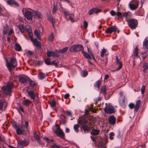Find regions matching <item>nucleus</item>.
<instances>
[{
	"label": "nucleus",
	"instance_id": "4be33fe9",
	"mask_svg": "<svg viewBox=\"0 0 148 148\" xmlns=\"http://www.w3.org/2000/svg\"><path fill=\"white\" fill-rule=\"evenodd\" d=\"M129 6L131 10H135L138 7V4H132L130 3L129 4Z\"/></svg>",
	"mask_w": 148,
	"mask_h": 148
},
{
	"label": "nucleus",
	"instance_id": "f3484780",
	"mask_svg": "<svg viewBox=\"0 0 148 148\" xmlns=\"http://www.w3.org/2000/svg\"><path fill=\"white\" fill-rule=\"evenodd\" d=\"M37 76L39 79L40 80L44 79L46 77L45 74L42 72H39Z\"/></svg>",
	"mask_w": 148,
	"mask_h": 148
},
{
	"label": "nucleus",
	"instance_id": "052dcab7",
	"mask_svg": "<svg viewBox=\"0 0 148 148\" xmlns=\"http://www.w3.org/2000/svg\"><path fill=\"white\" fill-rule=\"evenodd\" d=\"M29 37L31 41H32L34 40V39L33 38V34L32 32H30L29 33Z\"/></svg>",
	"mask_w": 148,
	"mask_h": 148
},
{
	"label": "nucleus",
	"instance_id": "72a5a7b5",
	"mask_svg": "<svg viewBox=\"0 0 148 148\" xmlns=\"http://www.w3.org/2000/svg\"><path fill=\"white\" fill-rule=\"evenodd\" d=\"M143 67L144 68V71L145 72H146V71L148 69V63L147 62H145L143 66Z\"/></svg>",
	"mask_w": 148,
	"mask_h": 148
},
{
	"label": "nucleus",
	"instance_id": "37998d69",
	"mask_svg": "<svg viewBox=\"0 0 148 148\" xmlns=\"http://www.w3.org/2000/svg\"><path fill=\"white\" fill-rule=\"evenodd\" d=\"M54 39L53 34V33H51L48 37V40L49 41L52 42L53 41Z\"/></svg>",
	"mask_w": 148,
	"mask_h": 148
},
{
	"label": "nucleus",
	"instance_id": "7ed1b4c3",
	"mask_svg": "<svg viewBox=\"0 0 148 148\" xmlns=\"http://www.w3.org/2000/svg\"><path fill=\"white\" fill-rule=\"evenodd\" d=\"M13 86L12 83H8L6 86L2 87L1 90L5 94L8 95L10 93Z\"/></svg>",
	"mask_w": 148,
	"mask_h": 148
},
{
	"label": "nucleus",
	"instance_id": "a19ab883",
	"mask_svg": "<svg viewBox=\"0 0 148 148\" xmlns=\"http://www.w3.org/2000/svg\"><path fill=\"white\" fill-rule=\"evenodd\" d=\"M138 48L137 46L135 48V49L133 53L134 56L136 57L137 56L138 53Z\"/></svg>",
	"mask_w": 148,
	"mask_h": 148
},
{
	"label": "nucleus",
	"instance_id": "680f3d73",
	"mask_svg": "<svg viewBox=\"0 0 148 148\" xmlns=\"http://www.w3.org/2000/svg\"><path fill=\"white\" fill-rule=\"evenodd\" d=\"M51 148H60V147L54 144L51 146Z\"/></svg>",
	"mask_w": 148,
	"mask_h": 148
},
{
	"label": "nucleus",
	"instance_id": "4d7b16f0",
	"mask_svg": "<svg viewBox=\"0 0 148 148\" xmlns=\"http://www.w3.org/2000/svg\"><path fill=\"white\" fill-rule=\"evenodd\" d=\"M145 86H143L141 89V92L142 94H144V92L145 91Z\"/></svg>",
	"mask_w": 148,
	"mask_h": 148
},
{
	"label": "nucleus",
	"instance_id": "393cba45",
	"mask_svg": "<svg viewBox=\"0 0 148 148\" xmlns=\"http://www.w3.org/2000/svg\"><path fill=\"white\" fill-rule=\"evenodd\" d=\"M82 52L84 56L86 58L90 60L91 59V57L90 55V54L83 51H82Z\"/></svg>",
	"mask_w": 148,
	"mask_h": 148
},
{
	"label": "nucleus",
	"instance_id": "bb28decb",
	"mask_svg": "<svg viewBox=\"0 0 148 148\" xmlns=\"http://www.w3.org/2000/svg\"><path fill=\"white\" fill-rule=\"evenodd\" d=\"M68 48L67 47H66L65 48H63L62 49L58 50L57 51V53H58L62 54L68 50Z\"/></svg>",
	"mask_w": 148,
	"mask_h": 148
},
{
	"label": "nucleus",
	"instance_id": "f03ea898",
	"mask_svg": "<svg viewBox=\"0 0 148 148\" xmlns=\"http://www.w3.org/2000/svg\"><path fill=\"white\" fill-rule=\"evenodd\" d=\"M6 62L7 64L6 66L10 72H11L12 68H15L17 65L16 59L14 58H11L10 63L9 62L7 59L6 58Z\"/></svg>",
	"mask_w": 148,
	"mask_h": 148
},
{
	"label": "nucleus",
	"instance_id": "473e14b6",
	"mask_svg": "<svg viewBox=\"0 0 148 148\" xmlns=\"http://www.w3.org/2000/svg\"><path fill=\"white\" fill-rule=\"evenodd\" d=\"M51 59L49 58H48L45 59L44 60L45 64L48 65H51Z\"/></svg>",
	"mask_w": 148,
	"mask_h": 148
},
{
	"label": "nucleus",
	"instance_id": "8fccbe9b",
	"mask_svg": "<svg viewBox=\"0 0 148 148\" xmlns=\"http://www.w3.org/2000/svg\"><path fill=\"white\" fill-rule=\"evenodd\" d=\"M117 138H120L122 137V135L121 134V132L119 130H117Z\"/></svg>",
	"mask_w": 148,
	"mask_h": 148
},
{
	"label": "nucleus",
	"instance_id": "338daca9",
	"mask_svg": "<svg viewBox=\"0 0 148 148\" xmlns=\"http://www.w3.org/2000/svg\"><path fill=\"white\" fill-rule=\"evenodd\" d=\"M43 138L46 141L47 143H49V138L45 136H44L43 137Z\"/></svg>",
	"mask_w": 148,
	"mask_h": 148
},
{
	"label": "nucleus",
	"instance_id": "9d476101",
	"mask_svg": "<svg viewBox=\"0 0 148 148\" xmlns=\"http://www.w3.org/2000/svg\"><path fill=\"white\" fill-rule=\"evenodd\" d=\"M54 133L59 138L62 139L65 138V134L62 129L58 130H55Z\"/></svg>",
	"mask_w": 148,
	"mask_h": 148
},
{
	"label": "nucleus",
	"instance_id": "e2e57ef3",
	"mask_svg": "<svg viewBox=\"0 0 148 148\" xmlns=\"http://www.w3.org/2000/svg\"><path fill=\"white\" fill-rule=\"evenodd\" d=\"M88 23L86 21H85L84 23V28H86L88 27Z\"/></svg>",
	"mask_w": 148,
	"mask_h": 148
},
{
	"label": "nucleus",
	"instance_id": "9b49d317",
	"mask_svg": "<svg viewBox=\"0 0 148 148\" xmlns=\"http://www.w3.org/2000/svg\"><path fill=\"white\" fill-rule=\"evenodd\" d=\"M117 29L116 26H114V27H109L105 31V33L106 34H111L112 33L116 32Z\"/></svg>",
	"mask_w": 148,
	"mask_h": 148
},
{
	"label": "nucleus",
	"instance_id": "603ef678",
	"mask_svg": "<svg viewBox=\"0 0 148 148\" xmlns=\"http://www.w3.org/2000/svg\"><path fill=\"white\" fill-rule=\"evenodd\" d=\"M116 15L118 16L119 18L122 19L123 18V14H122V13L119 12H118L116 13Z\"/></svg>",
	"mask_w": 148,
	"mask_h": 148
},
{
	"label": "nucleus",
	"instance_id": "f704fd0d",
	"mask_svg": "<svg viewBox=\"0 0 148 148\" xmlns=\"http://www.w3.org/2000/svg\"><path fill=\"white\" fill-rule=\"evenodd\" d=\"M122 99H120L119 101V103L122 106H124L125 105V97H123V98H122Z\"/></svg>",
	"mask_w": 148,
	"mask_h": 148
},
{
	"label": "nucleus",
	"instance_id": "c03bdc74",
	"mask_svg": "<svg viewBox=\"0 0 148 148\" xmlns=\"http://www.w3.org/2000/svg\"><path fill=\"white\" fill-rule=\"evenodd\" d=\"M18 27L21 32L22 33H23L25 31L24 27L22 25H20Z\"/></svg>",
	"mask_w": 148,
	"mask_h": 148
},
{
	"label": "nucleus",
	"instance_id": "412c9836",
	"mask_svg": "<svg viewBox=\"0 0 148 148\" xmlns=\"http://www.w3.org/2000/svg\"><path fill=\"white\" fill-rule=\"evenodd\" d=\"M32 103L31 101L27 99L23 100V105L26 106H29Z\"/></svg>",
	"mask_w": 148,
	"mask_h": 148
},
{
	"label": "nucleus",
	"instance_id": "0eeeda50",
	"mask_svg": "<svg viewBox=\"0 0 148 148\" xmlns=\"http://www.w3.org/2000/svg\"><path fill=\"white\" fill-rule=\"evenodd\" d=\"M128 25L131 29H135L137 26L138 22V21L136 19L130 18L127 21Z\"/></svg>",
	"mask_w": 148,
	"mask_h": 148
},
{
	"label": "nucleus",
	"instance_id": "f8f14e48",
	"mask_svg": "<svg viewBox=\"0 0 148 148\" xmlns=\"http://www.w3.org/2000/svg\"><path fill=\"white\" fill-rule=\"evenodd\" d=\"M28 144V142L26 140H20L18 141V146H19L20 147H26Z\"/></svg>",
	"mask_w": 148,
	"mask_h": 148
},
{
	"label": "nucleus",
	"instance_id": "5fc2aeb1",
	"mask_svg": "<svg viewBox=\"0 0 148 148\" xmlns=\"http://www.w3.org/2000/svg\"><path fill=\"white\" fill-rule=\"evenodd\" d=\"M64 14L65 16H67L69 14V11L64 10L63 11Z\"/></svg>",
	"mask_w": 148,
	"mask_h": 148
},
{
	"label": "nucleus",
	"instance_id": "6ab92c4d",
	"mask_svg": "<svg viewBox=\"0 0 148 148\" xmlns=\"http://www.w3.org/2000/svg\"><path fill=\"white\" fill-rule=\"evenodd\" d=\"M141 101L140 100H138L136 102V104L134 108V111L137 112L138 111L140 107Z\"/></svg>",
	"mask_w": 148,
	"mask_h": 148
},
{
	"label": "nucleus",
	"instance_id": "1a4fd4ad",
	"mask_svg": "<svg viewBox=\"0 0 148 148\" xmlns=\"http://www.w3.org/2000/svg\"><path fill=\"white\" fill-rule=\"evenodd\" d=\"M57 50H55L54 51H48L47 53V56L48 57H58L60 55L57 53Z\"/></svg>",
	"mask_w": 148,
	"mask_h": 148
},
{
	"label": "nucleus",
	"instance_id": "ea45409f",
	"mask_svg": "<svg viewBox=\"0 0 148 148\" xmlns=\"http://www.w3.org/2000/svg\"><path fill=\"white\" fill-rule=\"evenodd\" d=\"M131 15V13L130 12H125L123 14V17H125L126 18H128L130 17Z\"/></svg>",
	"mask_w": 148,
	"mask_h": 148
},
{
	"label": "nucleus",
	"instance_id": "6e6552de",
	"mask_svg": "<svg viewBox=\"0 0 148 148\" xmlns=\"http://www.w3.org/2000/svg\"><path fill=\"white\" fill-rule=\"evenodd\" d=\"M83 47L80 45H73L70 48L71 51L77 52L83 50Z\"/></svg>",
	"mask_w": 148,
	"mask_h": 148
},
{
	"label": "nucleus",
	"instance_id": "20e7f679",
	"mask_svg": "<svg viewBox=\"0 0 148 148\" xmlns=\"http://www.w3.org/2000/svg\"><path fill=\"white\" fill-rule=\"evenodd\" d=\"M14 127L16 129V132L18 135L23 134L27 135L26 132L25 130V125H17L16 124L14 126Z\"/></svg>",
	"mask_w": 148,
	"mask_h": 148
},
{
	"label": "nucleus",
	"instance_id": "39448f33",
	"mask_svg": "<svg viewBox=\"0 0 148 148\" xmlns=\"http://www.w3.org/2000/svg\"><path fill=\"white\" fill-rule=\"evenodd\" d=\"M106 107L104 109L105 113L107 114H111L114 113L116 111V109L113 106L110 104L106 103Z\"/></svg>",
	"mask_w": 148,
	"mask_h": 148
},
{
	"label": "nucleus",
	"instance_id": "09e8293b",
	"mask_svg": "<svg viewBox=\"0 0 148 148\" xmlns=\"http://www.w3.org/2000/svg\"><path fill=\"white\" fill-rule=\"evenodd\" d=\"M8 28L6 27H4L3 29V34H6L8 32Z\"/></svg>",
	"mask_w": 148,
	"mask_h": 148
},
{
	"label": "nucleus",
	"instance_id": "4468645a",
	"mask_svg": "<svg viewBox=\"0 0 148 148\" xmlns=\"http://www.w3.org/2000/svg\"><path fill=\"white\" fill-rule=\"evenodd\" d=\"M19 80L20 83L22 84H24L26 83L27 81L30 80V78L27 76H22L19 77Z\"/></svg>",
	"mask_w": 148,
	"mask_h": 148
},
{
	"label": "nucleus",
	"instance_id": "c756f323",
	"mask_svg": "<svg viewBox=\"0 0 148 148\" xmlns=\"http://www.w3.org/2000/svg\"><path fill=\"white\" fill-rule=\"evenodd\" d=\"M143 46L145 48L148 49V39H145L143 42Z\"/></svg>",
	"mask_w": 148,
	"mask_h": 148
},
{
	"label": "nucleus",
	"instance_id": "6e6d98bb",
	"mask_svg": "<svg viewBox=\"0 0 148 148\" xmlns=\"http://www.w3.org/2000/svg\"><path fill=\"white\" fill-rule=\"evenodd\" d=\"M82 73L83 74V76L84 77H86L88 75V72L86 71H82Z\"/></svg>",
	"mask_w": 148,
	"mask_h": 148
},
{
	"label": "nucleus",
	"instance_id": "e433bc0d",
	"mask_svg": "<svg viewBox=\"0 0 148 148\" xmlns=\"http://www.w3.org/2000/svg\"><path fill=\"white\" fill-rule=\"evenodd\" d=\"M34 35L38 39H40V35L39 33L36 30L35 31L34 33Z\"/></svg>",
	"mask_w": 148,
	"mask_h": 148
},
{
	"label": "nucleus",
	"instance_id": "79ce46f5",
	"mask_svg": "<svg viewBox=\"0 0 148 148\" xmlns=\"http://www.w3.org/2000/svg\"><path fill=\"white\" fill-rule=\"evenodd\" d=\"M79 127V125L78 124H75L74 126V129L75 131L77 133H78L79 131L78 129Z\"/></svg>",
	"mask_w": 148,
	"mask_h": 148
},
{
	"label": "nucleus",
	"instance_id": "13d9d810",
	"mask_svg": "<svg viewBox=\"0 0 148 148\" xmlns=\"http://www.w3.org/2000/svg\"><path fill=\"white\" fill-rule=\"evenodd\" d=\"M0 141L2 142L3 143H5V139L4 136H2L0 138Z\"/></svg>",
	"mask_w": 148,
	"mask_h": 148
},
{
	"label": "nucleus",
	"instance_id": "aec40b11",
	"mask_svg": "<svg viewBox=\"0 0 148 148\" xmlns=\"http://www.w3.org/2000/svg\"><path fill=\"white\" fill-rule=\"evenodd\" d=\"M100 131L98 129H93L91 132V134L94 136L98 135L99 134Z\"/></svg>",
	"mask_w": 148,
	"mask_h": 148
},
{
	"label": "nucleus",
	"instance_id": "c9c22d12",
	"mask_svg": "<svg viewBox=\"0 0 148 148\" xmlns=\"http://www.w3.org/2000/svg\"><path fill=\"white\" fill-rule=\"evenodd\" d=\"M117 65L118 66V67L115 69L114 70V71H118L121 69L122 67V62L117 64Z\"/></svg>",
	"mask_w": 148,
	"mask_h": 148
},
{
	"label": "nucleus",
	"instance_id": "58836bf2",
	"mask_svg": "<svg viewBox=\"0 0 148 148\" xmlns=\"http://www.w3.org/2000/svg\"><path fill=\"white\" fill-rule=\"evenodd\" d=\"M50 106L52 108H54L56 106V102L54 99H52L51 102L49 103Z\"/></svg>",
	"mask_w": 148,
	"mask_h": 148
},
{
	"label": "nucleus",
	"instance_id": "5701e85b",
	"mask_svg": "<svg viewBox=\"0 0 148 148\" xmlns=\"http://www.w3.org/2000/svg\"><path fill=\"white\" fill-rule=\"evenodd\" d=\"M57 3L56 1H54L53 3V7L52 10V13L53 14H54L56 12L57 8Z\"/></svg>",
	"mask_w": 148,
	"mask_h": 148
},
{
	"label": "nucleus",
	"instance_id": "3c124183",
	"mask_svg": "<svg viewBox=\"0 0 148 148\" xmlns=\"http://www.w3.org/2000/svg\"><path fill=\"white\" fill-rule=\"evenodd\" d=\"M14 0H8L7 1V4L10 6L13 5Z\"/></svg>",
	"mask_w": 148,
	"mask_h": 148
},
{
	"label": "nucleus",
	"instance_id": "bf43d9fd",
	"mask_svg": "<svg viewBox=\"0 0 148 148\" xmlns=\"http://www.w3.org/2000/svg\"><path fill=\"white\" fill-rule=\"evenodd\" d=\"M129 108L131 109H132L134 108H135V105L134 104H133L132 103H130L129 104Z\"/></svg>",
	"mask_w": 148,
	"mask_h": 148
},
{
	"label": "nucleus",
	"instance_id": "a211bd4d",
	"mask_svg": "<svg viewBox=\"0 0 148 148\" xmlns=\"http://www.w3.org/2000/svg\"><path fill=\"white\" fill-rule=\"evenodd\" d=\"M28 94L31 99L34 100L35 99L36 96L34 92L29 91L28 92Z\"/></svg>",
	"mask_w": 148,
	"mask_h": 148
},
{
	"label": "nucleus",
	"instance_id": "7c9ffc66",
	"mask_svg": "<svg viewBox=\"0 0 148 148\" xmlns=\"http://www.w3.org/2000/svg\"><path fill=\"white\" fill-rule=\"evenodd\" d=\"M101 82H102L101 80H98L94 84V86L96 87H97L99 88V87L100 84L101 83Z\"/></svg>",
	"mask_w": 148,
	"mask_h": 148
},
{
	"label": "nucleus",
	"instance_id": "423d86ee",
	"mask_svg": "<svg viewBox=\"0 0 148 148\" xmlns=\"http://www.w3.org/2000/svg\"><path fill=\"white\" fill-rule=\"evenodd\" d=\"M29 9L24 8L22 10V13L25 17L28 20H32L33 17L32 12L29 10Z\"/></svg>",
	"mask_w": 148,
	"mask_h": 148
},
{
	"label": "nucleus",
	"instance_id": "774afa93",
	"mask_svg": "<svg viewBox=\"0 0 148 148\" xmlns=\"http://www.w3.org/2000/svg\"><path fill=\"white\" fill-rule=\"evenodd\" d=\"M43 62L42 61L39 60L37 62V64L39 66L41 65L42 64Z\"/></svg>",
	"mask_w": 148,
	"mask_h": 148
},
{
	"label": "nucleus",
	"instance_id": "f257e3e1",
	"mask_svg": "<svg viewBox=\"0 0 148 148\" xmlns=\"http://www.w3.org/2000/svg\"><path fill=\"white\" fill-rule=\"evenodd\" d=\"M78 122L81 126L82 130H84V134H85L89 132L90 127L88 126L87 120L85 119H82L78 120Z\"/></svg>",
	"mask_w": 148,
	"mask_h": 148
},
{
	"label": "nucleus",
	"instance_id": "de8ad7c7",
	"mask_svg": "<svg viewBox=\"0 0 148 148\" xmlns=\"http://www.w3.org/2000/svg\"><path fill=\"white\" fill-rule=\"evenodd\" d=\"M34 138L36 139H40V138L38 135L35 132H34Z\"/></svg>",
	"mask_w": 148,
	"mask_h": 148
},
{
	"label": "nucleus",
	"instance_id": "a18cd8bd",
	"mask_svg": "<svg viewBox=\"0 0 148 148\" xmlns=\"http://www.w3.org/2000/svg\"><path fill=\"white\" fill-rule=\"evenodd\" d=\"M28 81H29L30 82L29 85L33 87L36 85L35 82L34 81H32L30 79V80Z\"/></svg>",
	"mask_w": 148,
	"mask_h": 148
},
{
	"label": "nucleus",
	"instance_id": "0e129e2a",
	"mask_svg": "<svg viewBox=\"0 0 148 148\" xmlns=\"http://www.w3.org/2000/svg\"><path fill=\"white\" fill-rule=\"evenodd\" d=\"M88 50V54H90V55H92L93 54L92 53V51L88 47H87Z\"/></svg>",
	"mask_w": 148,
	"mask_h": 148
},
{
	"label": "nucleus",
	"instance_id": "864d4df0",
	"mask_svg": "<svg viewBox=\"0 0 148 148\" xmlns=\"http://www.w3.org/2000/svg\"><path fill=\"white\" fill-rule=\"evenodd\" d=\"M51 65H54L56 67H58V64L55 60H53L52 62H51Z\"/></svg>",
	"mask_w": 148,
	"mask_h": 148
},
{
	"label": "nucleus",
	"instance_id": "c85d7f7f",
	"mask_svg": "<svg viewBox=\"0 0 148 148\" xmlns=\"http://www.w3.org/2000/svg\"><path fill=\"white\" fill-rule=\"evenodd\" d=\"M34 16L35 17L38 18H40L41 17L42 14L39 11L34 12Z\"/></svg>",
	"mask_w": 148,
	"mask_h": 148
},
{
	"label": "nucleus",
	"instance_id": "49530a36",
	"mask_svg": "<svg viewBox=\"0 0 148 148\" xmlns=\"http://www.w3.org/2000/svg\"><path fill=\"white\" fill-rule=\"evenodd\" d=\"M114 135V134L113 132H111L109 135V138L111 140H113L114 139L113 136Z\"/></svg>",
	"mask_w": 148,
	"mask_h": 148
},
{
	"label": "nucleus",
	"instance_id": "69168bd1",
	"mask_svg": "<svg viewBox=\"0 0 148 148\" xmlns=\"http://www.w3.org/2000/svg\"><path fill=\"white\" fill-rule=\"evenodd\" d=\"M110 13L112 16H114L116 15V13L113 10H112L110 11Z\"/></svg>",
	"mask_w": 148,
	"mask_h": 148
},
{
	"label": "nucleus",
	"instance_id": "2f4dec72",
	"mask_svg": "<svg viewBox=\"0 0 148 148\" xmlns=\"http://www.w3.org/2000/svg\"><path fill=\"white\" fill-rule=\"evenodd\" d=\"M4 103L5 100L4 99H0V110H3V108Z\"/></svg>",
	"mask_w": 148,
	"mask_h": 148
},
{
	"label": "nucleus",
	"instance_id": "cd10ccee",
	"mask_svg": "<svg viewBox=\"0 0 148 148\" xmlns=\"http://www.w3.org/2000/svg\"><path fill=\"white\" fill-rule=\"evenodd\" d=\"M47 18L51 23L53 22L55 20L54 19L53 17L51 16V14H50L47 13Z\"/></svg>",
	"mask_w": 148,
	"mask_h": 148
},
{
	"label": "nucleus",
	"instance_id": "b1692460",
	"mask_svg": "<svg viewBox=\"0 0 148 148\" xmlns=\"http://www.w3.org/2000/svg\"><path fill=\"white\" fill-rule=\"evenodd\" d=\"M60 122H62L63 125H65L66 122L65 117L63 115H61L60 116Z\"/></svg>",
	"mask_w": 148,
	"mask_h": 148
},
{
	"label": "nucleus",
	"instance_id": "4c0bfd02",
	"mask_svg": "<svg viewBox=\"0 0 148 148\" xmlns=\"http://www.w3.org/2000/svg\"><path fill=\"white\" fill-rule=\"evenodd\" d=\"M101 90L104 93L103 94L104 95H106L107 94L106 88L105 85H104L102 86Z\"/></svg>",
	"mask_w": 148,
	"mask_h": 148
},
{
	"label": "nucleus",
	"instance_id": "a878e982",
	"mask_svg": "<svg viewBox=\"0 0 148 148\" xmlns=\"http://www.w3.org/2000/svg\"><path fill=\"white\" fill-rule=\"evenodd\" d=\"M15 49L16 51H19L21 50L22 48L19 44L16 43L15 46Z\"/></svg>",
	"mask_w": 148,
	"mask_h": 148
},
{
	"label": "nucleus",
	"instance_id": "ddd939ff",
	"mask_svg": "<svg viewBox=\"0 0 148 148\" xmlns=\"http://www.w3.org/2000/svg\"><path fill=\"white\" fill-rule=\"evenodd\" d=\"M101 9L97 8H94L90 10L88 12V14L89 15H90L94 14L97 13L101 12Z\"/></svg>",
	"mask_w": 148,
	"mask_h": 148
},
{
	"label": "nucleus",
	"instance_id": "dca6fc26",
	"mask_svg": "<svg viewBox=\"0 0 148 148\" xmlns=\"http://www.w3.org/2000/svg\"><path fill=\"white\" fill-rule=\"evenodd\" d=\"M116 118L113 116H110L109 119V122L111 125H114L115 124Z\"/></svg>",
	"mask_w": 148,
	"mask_h": 148
},
{
	"label": "nucleus",
	"instance_id": "2eb2a0df",
	"mask_svg": "<svg viewBox=\"0 0 148 148\" xmlns=\"http://www.w3.org/2000/svg\"><path fill=\"white\" fill-rule=\"evenodd\" d=\"M34 45L36 47H38L39 49H40L41 48L40 42L37 41L36 38H35L34 39L33 41H32Z\"/></svg>",
	"mask_w": 148,
	"mask_h": 148
}]
</instances>
